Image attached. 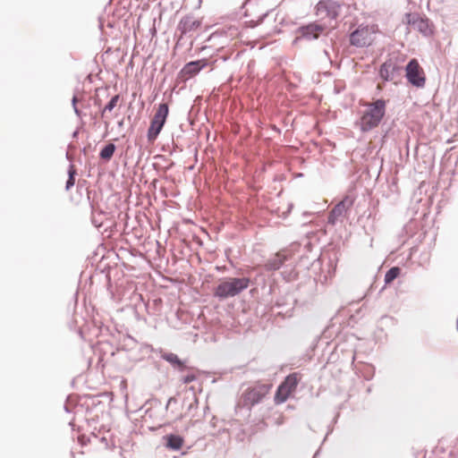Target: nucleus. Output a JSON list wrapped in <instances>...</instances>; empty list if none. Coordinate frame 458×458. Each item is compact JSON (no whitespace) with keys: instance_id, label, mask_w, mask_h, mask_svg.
Segmentation results:
<instances>
[{"instance_id":"f257e3e1","label":"nucleus","mask_w":458,"mask_h":458,"mask_svg":"<svg viewBox=\"0 0 458 458\" xmlns=\"http://www.w3.org/2000/svg\"><path fill=\"white\" fill-rule=\"evenodd\" d=\"M359 125L362 131H369L378 126L386 114V101L377 99L375 102L365 105Z\"/></svg>"},{"instance_id":"f03ea898","label":"nucleus","mask_w":458,"mask_h":458,"mask_svg":"<svg viewBox=\"0 0 458 458\" xmlns=\"http://www.w3.org/2000/svg\"><path fill=\"white\" fill-rule=\"evenodd\" d=\"M250 279L247 277H225L220 279L214 289V296L219 299H227L240 294L248 288Z\"/></svg>"},{"instance_id":"7ed1b4c3","label":"nucleus","mask_w":458,"mask_h":458,"mask_svg":"<svg viewBox=\"0 0 458 458\" xmlns=\"http://www.w3.org/2000/svg\"><path fill=\"white\" fill-rule=\"evenodd\" d=\"M301 378L302 376L299 372H293L288 375L277 387L274 397L275 403L281 404L286 402L291 394L295 392Z\"/></svg>"},{"instance_id":"20e7f679","label":"nucleus","mask_w":458,"mask_h":458,"mask_svg":"<svg viewBox=\"0 0 458 458\" xmlns=\"http://www.w3.org/2000/svg\"><path fill=\"white\" fill-rule=\"evenodd\" d=\"M168 113V105L165 103L160 104L157 108V111L151 119L150 125L148 130L147 137L149 142L153 143L157 140L158 134L163 129L164 124L165 123Z\"/></svg>"},{"instance_id":"39448f33","label":"nucleus","mask_w":458,"mask_h":458,"mask_svg":"<svg viewBox=\"0 0 458 458\" xmlns=\"http://www.w3.org/2000/svg\"><path fill=\"white\" fill-rule=\"evenodd\" d=\"M377 32V25L359 26L350 36V42L352 46L363 47L369 46L373 39L374 35Z\"/></svg>"},{"instance_id":"423d86ee","label":"nucleus","mask_w":458,"mask_h":458,"mask_svg":"<svg viewBox=\"0 0 458 458\" xmlns=\"http://www.w3.org/2000/svg\"><path fill=\"white\" fill-rule=\"evenodd\" d=\"M407 81L414 87L423 88L426 84V75L424 70L416 59H411L406 68Z\"/></svg>"},{"instance_id":"0eeeda50","label":"nucleus","mask_w":458,"mask_h":458,"mask_svg":"<svg viewBox=\"0 0 458 458\" xmlns=\"http://www.w3.org/2000/svg\"><path fill=\"white\" fill-rule=\"evenodd\" d=\"M341 12V4L335 0H321L316 5V15L320 19L335 20Z\"/></svg>"},{"instance_id":"6e6552de","label":"nucleus","mask_w":458,"mask_h":458,"mask_svg":"<svg viewBox=\"0 0 458 458\" xmlns=\"http://www.w3.org/2000/svg\"><path fill=\"white\" fill-rule=\"evenodd\" d=\"M208 64V62L206 59L198 60L195 62H190L186 64L183 68L179 72V77L182 81H188L189 79L192 78L196 74L199 73V72L206 67Z\"/></svg>"},{"instance_id":"1a4fd4ad","label":"nucleus","mask_w":458,"mask_h":458,"mask_svg":"<svg viewBox=\"0 0 458 458\" xmlns=\"http://www.w3.org/2000/svg\"><path fill=\"white\" fill-rule=\"evenodd\" d=\"M324 27L317 23H310L307 26L301 27L298 30L299 38L307 39H316L323 32Z\"/></svg>"},{"instance_id":"9d476101","label":"nucleus","mask_w":458,"mask_h":458,"mask_svg":"<svg viewBox=\"0 0 458 458\" xmlns=\"http://www.w3.org/2000/svg\"><path fill=\"white\" fill-rule=\"evenodd\" d=\"M286 259L287 257L284 252H277L273 258L269 259L266 262L265 268L267 270H277Z\"/></svg>"},{"instance_id":"9b49d317","label":"nucleus","mask_w":458,"mask_h":458,"mask_svg":"<svg viewBox=\"0 0 458 458\" xmlns=\"http://www.w3.org/2000/svg\"><path fill=\"white\" fill-rule=\"evenodd\" d=\"M166 447L172 450H180L184 443V439L178 435L170 434L165 437Z\"/></svg>"},{"instance_id":"f8f14e48","label":"nucleus","mask_w":458,"mask_h":458,"mask_svg":"<svg viewBox=\"0 0 458 458\" xmlns=\"http://www.w3.org/2000/svg\"><path fill=\"white\" fill-rule=\"evenodd\" d=\"M349 208V205H347L346 201H341L337 205L335 206V208L331 210L329 215V221L331 223H335V221L341 216L344 215V213L346 212V210Z\"/></svg>"},{"instance_id":"ddd939ff","label":"nucleus","mask_w":458,"mask_h":458,"mask_svg":"<svg viewBox=\"0 0 458 458\" xmlns=\"http://www.w3.org/2000/svg\"><path fill=\"white\" fill-rule=\"evenodd\" d=\"M162 358L167 362L171 363L174 367H176L181 370H183L185 369L184 362L181 360L179 357L173 352L164 353L162 355Z\"/></svg>"},{"instance_id":"4468645a","label":"nucleus","mask_w":458,"mask_h":458,"mask_svg":"<svg viewBox=\"0 0 458 458\" xmlns=\"http://www.w3.org/2000/svg\"><path fill=\"white\" fill-rule=\"evenodd\" d=\"M394 66L391 63H384L379 69V75L384 81H389L391 79V74L394 71Z\"/></svg>"},{"instance_id":"2eb2a0df","label":"nucleus","mask_w":458,"mask_h":458,"mask_svg":"<svg viewBox=\"0 0 458 458\" xmlns=\"http://www.w3.org/2000/svg\"><path fill=\"white\" fill-rule=\"evenodd\" d=\"M401 274V269L398 267H393L390 268L386 276H385V284H391L395 278H397Z\"/></svg>"},{"instance_id":"dca6fc26","label":"nucleus","mask_w":458,"mask_h":458,"mask_svg":"<svg viewBox=\"0 0 458 458\" xmlns=\"http://www.w3.org/2000/svg\"><path fill=\"white\" fill-rule=\"evenodd\" d=\"M115 150V146L113 143L107 144L101 151L100 157L105 160H109Z\"/></svg>"},{"instance_id":"f3484780","label":"nucleus","mask_w":458,"mask_h":458,"mask_svg":"<svg viewBox=\"0 0 458 458\" xmlns=\"http://www.w3.org/2000/svg\"><path fill=\"white\" fill-rule=\"evenodd\" d=\"M120 100V96L115 95L114 96L111 100L106 105L104 109L102 110L101 115L105 116L106 113L112 112V110L117 106L118 102Z\"/></svg>"},{"instance_id":"a211bd4d","label":"nucleus","mask_w":458,"mask_h":458,"mask_svg":"<svg viewBox=\"0 0 458 458\" xmlns=\"http://www.w3.org/2000/svg\"><path fill=\"white\" fill-rule=\"evenodd\" d=\"M261 397L262 396L256 389H250L245 394V398L250 403V404L258 403Z\"/></svg>"},{"instance_id":"6ab92c4d","label":"nucleus","mask_w":458,"mask_h":458,"mask_svg":"<svg viewBox=\"0 0 458 458\" xmlns=\"http://www.w3.org/2000/svg\"><path fill=\"white\" fill-rule=\"evenodd\" d=\"M75 170L73 168V166H71L70 167V170H69V178L66 182V190H70L71 187H72L75 183Z\"/></svg>"},{"instance_id":"aec40b11","label":"nucleus","mask_w":458,"mask_h":458,"mask_svg":"<svg viewBox=\"0 0 458 458\" xmlns=\"http://www.w3.org/2000/svg\"><path fill=\"white\" fill-rule=\"evenodd\" d=\"M196 379V375L191 373L188 374L187 376L182 377V382L183 384H189Z\"/></svg>"},{"instance_id":"412c9836","label":"nucleus","mask_w":458,"mask_h":458,"mask_svg":"<svg viewBox=\"0 0 458 458\" xmlns=\"http://www.w3.org/2000/svg\"><path fill=\"white\" fill-rule=\"evenodd\" d=\"M72 102H73V105L75 106V103H76V98L75 97L73 98Z\"/></svg>"},{"instance_id":"4be33fe9","label":"nucleus","mask_w":458,"mask_h":458,"mask_svg":"<svg viewBox=\"0 0 458 458\" xmlns=\"http://www.w3.org/2000/svg\"><path fill=\"white\" fill-rule=\"evenodd\" d=\"M174 398H170L169 401H168V404L171 403L172 401H174Z\"/></svg>"},{"instance_id":"5701e85b","label":"nucleus","mask_w":458,"mask_h":458,"mask_svg":"<svg viewBox=\"0 0 458 458\" xmlns=\"http://www.w3.org/2000/svg\"><path fill=\"white\" fill-rule=\"evenodd\" d=\"M74 110H75L76 114H78V113H79V112H78V109H77L76 107H74Z\"/></svg>"}]
</instances>
